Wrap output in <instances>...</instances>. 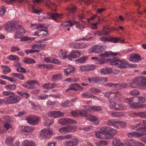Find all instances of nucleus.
I'll return each instance as SVG.
<instances>
[{"instance_id":"obj_1","label":"nucleus","mask_w":146,"mask_h":146,"mask_svg":"<svg viewBox=\"0 0 146 146\" xmlns=\"http://www.w3.org/2000/svg\"><path fill=\"white\" fill-rule=\"evenodd\" d=\"M21 25L19 22H9L5 25V29L7 31H14L17 30L14 33V37L15 39H20L21 36L25 35L26 32L23 28H21Z\"/></svg>"},{"instance_id":"obj_2","label":"nucleus","mask_w":146,"mask_h":146,"mask_svg":"<svg viewBox=\"0 0 146 146\" xmlns=\"http://www.w3.org/2000/svg\"><path fill=\"white\" fill-rule=\"evenodd\" d=\"M146 85V78L140 76L136 77L133 80L132 82L129 83V86L133 88L139 87L142 86Z\"/></svg>"},{"instance_id":"obj_3","label":"nucleus","mask_w":146,"mask_h":146,"mask_svg":"<svg viewBox=\"0 0 146 146\" xmlns=\"http://www.w3.org/2000/svg\"><path fill=\"white\" fill-rule=\"evenodd\" d=\"M5 100L6 101V104H13L19 102L21 101V99L19 96L14 94L5 98Z\"/></svg>"},{"instance_id":"obj_4","label":"nucleus","mask_w":146,"mask_h":146,"mask_svg":"<svg viewBox=\"0 0 146 146\" xmlns=\"http://www.w3.org/2000/svg\"><path fill=\"white\" fill-rule=\"evenodd\" d=\"M124 101L126 103L130 105L131 107L133 108H139V107H141V106L138 104L136 96L129 98H125L124 99Z\"/></svg>"},{"instance_id":"obj_5","label":"nucleus","mask_w":146,"mask_h":146,"mask_svg":"<svg viewBox=\"0 0 146 146\" xmlns=\"http://www.w3.org/2000/svg\"><path fill=\"white\" fill-rule=\"evenodd\" d=\"M62 16V15H59L56 13H51L47 14V16H41V19L42 20L48 19H52L56 21L59 18H61Z\"/></svg>"},{"instance_id":"obj_6","label":"nucleus","mask_w":146,"mask_h":146,"mask_svg":"<svg viewBox=\"0 0 146 146\" xmlns=\"http://www.w3.org/2000/svg\"><path fill=\"white\" fill-rule=\"evenodd\" d=\"M26 119L28 123L32 125H37L39 121V118L35 116H29L26 117Z\"/></svg>"},{"instance_id":"obj_7","label":"nucleus","mask_w":146,"mask_h":146,"mask_svg":"<svg viewBox=\"0 0 146 146\" xmlns=\"http://www.w3.org/2000/svg\"><path fill=\"white\" fill-rule=\"evenodd\" d=\"M77 128L76 126L63 127L58 129L59 132L61 133L64 134L70 131L75 130Z\"/></svg>"},{"instance_id":"obj_8","label":"nucleus","mask_w":146,"mask_h":146,"mask_svg":"<svg viewBox=\"0 0 146 146\" xmlns=\"http://www.w3.org/2000/svg\"><path fill=\"white\" fill-rule=\"evenodd\" d=\"M101 131H97L95 132L96 137L99 139H110V136H107L106 131L103 130L102 127L101 129Z\"/></svg>"},{"instance_id":"obj_9","label":"nucleus","mask_w":146,"mask_h":146,"mask_svg":"<svg viewBox=\"0 0 146 146\" xmlns=\"http://www.w3.org/2000/svg\"><path fill=\"white\" fill-rule=\"evenodd\" d=\"M104 46L101 45H95L90 49V51L92 53H99L104 51Z\"/></svg>"},{"instance_id":"obj_10","label":"nucleus","mask_w":146,"mask_h":146,"mask_svg":"<svg viewBox=\"0 0 146 146\" xmlns=\"http://www.w3.org/2000/svg\"><path fill=\"white\" fill-rule=\"evenodd\" d=\"M102 129L106 131L107 136L110 137V138L111 136L115 135L117 132L115 129L110 127H103Z\"/></svg>"},{"instance_id":"obj_11","label":"nucleus","mask_w":146,"mask_h":146,"mask_svg":"<svg viewBox=\"0 0 146 146\" xmlns=\"http://www.w3.org/2000/svg\"><path fill=\"white\" fill-rule=\"evenodd\" d=\"M100 40L105 43L107 42H112L115 43L117 42L118 41H120V38H117L110 37V38L106 36H102L100 38Z\"/></svg>"},{"instance_id":"obj_12","label":"nucleus","mask_w":146,"mask_h":146,"mask_svg":"<svg viewBox=\"0 0 146 146\" xmlns=\"http://www.w3.org/2000/svg\"><path fill=\"white\" fill-rule=\"evenodd\" d=\"M52 130L50 128L44 129L40 132L41 136L44 138H48L52 133Z\"/></svg>"},{"instance_id":"obj_13","label":"nucleus","mask_w":146,"mask_h":146,"mask_svg":"<svg viewBox=\"0 0 146 146\" xmlns=\"http://www.w3.org/2000/svg\"><path fill=\"white\" fill-rule=\"evenodd\" d=\"M48 34V31L46 30H38L37 31L35 32L34 33V35L37 36L40 38L44 37Z\"/></svg>"},{"instance_id":"obj_14","label":"nucleus","mask_w":146,"mask_h":146,"mask_svg":"<svg viewBox=\"0 0 146 146\" xmlns=\"http://www.w3.org/2000/svg\"><path fill=\"white\" fill-rule=\"evenodd\" d=\"M81 52L78 50H75L72 51L70 54L68 55L69 60H71V58H76L79 57L81 54Z\"/></svg>"},{"instance_id":"obj_15","label":"nucleus","mask_w":146,"mask_h":146,"mask_svg":"<svg viewBox=\"0 0 146 146\" xmlns=\"http://www.w3.org/2000/svg\"><path fill=\"white\" fill-rule=\"evenodd\" d=\"M117 55L120 56V54L118 52L106 51L104 53H101L100 54L99 56L101 58H105L110 56H113Z\"/></svg>"},{"instance_id":"obj_16","label":"nucleus","mask_w":146,"mask_h":146,"mask_svg":"<svg viewBox=\"0 0 146 146\" xmlns=\"http://www.w3.org/2000/svg\"><path fill=\"white\" fill-rule=\"evenodd\" d=\"M138 104L141 106L139 108H146V104H140V102L143 103L146 102V98L142 96H136Z\"/></svg>"},{"instance_id":"obj_17","label":"nucleus","mask_w":146,"mask_h":146,"mask_svg":"<svg viewBox=\"0 0 146 146\" xmlns=\"http://www.w3.org/2000/svg\"><path fill=\"white\" fill-rule=\"evenodd\" d=\"M129 65V62L125 60H119L117 67L119 68H124Z\"/></svg>"},{"instance_id":"obj_18","label":"nucleus","mask_w":146,"mask_h":146,"mask_svg":"<svg viewBox=\"0 0 146 146\" xmlns=\"http://www.w3.org/2000/svg\"><path fill=\"white\" fill-rule=\"evenodd\" d=\"M143 123H138L133 125L132 128L137 131H140L144 125H146V121H143Z\"/></svg>"},{"instance_id":"obj_19","label":"nucleus","mask_w":146,"mask_h":146,"mask_svg":"<svg viewBox=\"0 0 146 146\" xmlns=\"http://www.w3.org/2000/svg\"><path fill=\"white\" fill-rule=\"evenodd\" d=\"M44 60L47 63H55L57 64H60V63L58 60L52 57H46L44 58Z\"/></svg>"},{"instance_id":"obj_20","label":"nucleus","mask_w":146,"mask_h":146,"mask_svg":"<svg viewBox=\"0 0 146 146\" xmlns=\"http://www.w3.org/2000/svg\"><path fill=\"white\" fill-rule=\"evenodd\" d=\"M76 69L74 67H68L64 71L65 75L68 76L71 75V74L73 73L75 70Z\"/></svg>"},{"instance_id":"obj_21","label":"nucleus","mask_w":146,"mask_h":146,"mask_svg":"<svg viewBox=\"0 0 146 146\" xmlns=\"http://www.w3.org/2000/svg\"><path fill=\"white\" fill-rule=\"evenodd\" d=\"M35 129V128L32 126H23L21 127V131L22 132L31 133Z\"/></svg>"},{"instance_id":"obj_22","label":"nucleus","mask_w":146,"mask_h":146,"mask_svg":"<svg viewBox=\"0 0 146 146\" xmlns=\"http://www.w3.org/2000/svg\"><path fill=\"white\" fill-rule=\"evenodd\" d=\"M68 9L69 12L67 15L68 17H70L71 16L74 17V13L75 12L76 9V7L75 6H71L68 8Z\"/></svg>"},{"instance_id":"obj_23","label":"nucleus","mask_w":146,"mask_h":146,"mask_svg":"<svg viewBox=\"0 0 146 146\" xmlns=\"http://www.w3.org/2000/svg\"><path fill=\"white\" fill-rule=\"evenodd\" d=\"M22 146H36L35 143L32 141L26 139L22 143Z\"/></svg>"},{"instance_id":"obj_24","label":"nucleus","mask_w":146,"mask_h":146,"mask_svg":"<svg viewBox=\"0 0 146 146\" xmlns=\"http://www.w3.org/2000/svg\"><path fill=\"white\" fill-rule=\"evenodd\" d=\"M45 44H34L32 47L33 49H34L35 50H38L40 51V50L44 48L46 46Z\"/></svg>"},{"instance_id":"obj_25","label":"nucleus","mask_w":146,"mask_h":146,"mask_svg":"<svg viewBox=\"0 0 146 146\" xmlns=\"http://www.w3.org/2000/svg\"><path fill=\"white\" fill-rule=\"evenodd\" d=\"M141 59V57L139 55L137 54H132L131 55L129 60L133 62L135 60H139Z\"/></svg>"},{"instance_id":"obj_26","label":"nucleus","mask_w":146,"mask_h":146,"mask_svg":"<svg viewBox=\"0 0 146 146\" xmlns=\"http://www.w3.org/2000/svg\"><path fill=\"white\" fill-rule=\"evenodd\" d=\"M59 54L60 58L62 59H65L68 58L67 52L66 51L60 50L59 52Z\"/></svg>"},{"instance_id":"obj_27","label":"nucleus","mask_w":146,"mask_h":146,"mask_svg":"<svg viewBox=\"0 0 146 146\" xmlns=\"http://www.w3.org/2000/svg\"><path fill=\"white\" fill-rule=\"evenodd\" d=\"M100 77L96 76L93 78H88V80L90 83L93 82L94 83H98L100 82Z\"/></svg>"},{"instance_id":"obj_28","label":"nucleus","mask_w":146,"mask_h":146,"mask_svg":"<svg viewBox=\"0 0 146 146\" xmlns=\"http://www.w3.org/2000/svg\"><path fill=\"white\" fill-rule=\"evenodd\" d=\"M118 93V92L117 91L113 93H112L111 92H108L104 93L103 94L106 97L108 98H109L111 99H112V98H111V97H115L116 96L115 94H117Z\"/></svg>"},{"instance_id":"obj_29","label":"nucleus","mask_w":146,"mask_h":146,"mask_svg":"<svg viewBox=\"0 0 146 146\" xmlns=\"http://www.w3.org/2000/svg\"><path fill=\"white\" fill-rule=\"evenodd\" d=\"M46 117H44L43 119L46 120L45 122H44V125L48 127H49L54 122V120L53 119H47Z\"/></svg>"},{"instance_id":"obj_30","label":"nucleus","mask_w":146,"mask_h":146,"mask_svg":"<svg viewBox=\"0 0 146 146\" xmlns=\"http://www.w3.org/2000/svg\"><path fill=\"white\" fill-rule=\"evenodd\" d=\"M81 95L82 97L85 98H97L96 96L93 95L92 94L88 92L83 93L81 94Z\"/></svg>"},{"instance_id":"obj_31","label":"nucleus","mask_w":146,"mask_h":146,"mask_svg":"<svg viewBox=\"0 0 146 146\" xmlns=\"http://www.w3.org/2000/svg\"><path fill=\"white\" fill-rule=\"evenodd\" d=\"M112 145L113 146H123L124 145L120 142V140L116 138H114L112 141Z\"/></svg>"},{"instance_id":"obj_32","label":"nucleus","mask_w":146,"mask_h":146,"mask_svg":"<svg viewBox=\"0 0 146 146\" xmlns=\"http://www.w3.org/2000/svg\"><path fill=\"white\" fill-rule=\"evenodd\" d=\"M100 72L103 74H108L111 73L112 69L109 68H103L101 70Z\"/></svg>"},{"instance_id":"obj_33","label":"nucleus","mask_w":146,"mask_h":146,"mask_svg":"<svg viewBox=\"0 0 146 146\" xmlns=\"http://www.w3.org/2000/svg\"><path fill=\"white\" fill-rule=\"evenodd\" d=\"M23 62L27 64H31L35 63V60L31 58H27L25 57L23 60Z\"/></svg>"},{"instance_id":"obj_34","label":"nucleus","mask_w":146,"mask_h":146,"mask_svg":"<svg viewBox=\"0 0 146 146\" xmlns=\"http://www.w3.org/2000/svg\"><path fill=\"white\" fill-rule=\"evenodd\" d=\"M139 133L135 131L129 132L127 134V136L129 138L139 137Z\"/></svg>"},{"instance_id":"obj_35","label":"nucleus","mask_w":146,"mask_h":146,"mask_svg":"<svg viewBox=\"0 0 146 146\" xmlns=\"http://www.w3.org/2000/svg\"><path fill=\"white\" fill-rule=\"evenodd\" d=\"M132 115L134 117L139 116L142 118H146V112H135L133 113Z\"/></svg>"},{"instance_id":"obj_36","label":"nucleus","mask_w":146,"mask_h":146,"mask_svg":"<svg viewBox=\"0 0 146 146\" xmlns=\"http://www.w3.org/2000/svg\"><path fill=\"white\" fill-rule=\"evenodd\" d=\"M78 24V23L77 21L74 20V19H72L69 21L67 23L64 24L63 26L64 27H66L68 26H72Z\"/></svg>"},{"instance_id":"obj_37","label":"nucleus","mask_w":146,"mask_h":146,"mask_svg":"<svg viewBox=\"0 0 146 146\" xmlns=\"http://www.w3.org/2000/svg\"><path fill=\"white\" fill-rule=\"evenodd\" d=\"M128 85L127 84L124 83H116V89H121L125 88Z\"/></svg>"},{"instance_id":"obj_38","label":"nucleus","mask_w":146,"mask_h":146,"mask_svg":"<svg viewBox=\"0 0 146 146\" xmlns=\"http://www.w3.org/2000/svg\"><path fill=\"white\" fill-rule=\"evenodd\" d=\"M37 83V82L36 80H33L27 81L26 82V84L29 86V89H33L34 86V85Z\"/></svg>"},{"instance_id":"obj_39","label":"nucleus","mask_w":146,"mask_h":146,"mask_svg":"<svg viewBox=\"0 0 146 146\" xmlns=\"http://www.w3.org/2000/svg\"><path fill=\"white\" fill-rule=\"evenodd\" d=\"M69 118H62L60 119L58 121L59 124L64 125L68 124Z\"/></svg>"},{"instance_id":"obj_40","label":"nucleus","mask_w":146,"mask_h":146,"mask_svg":"<svg viewBox=\"0 0 146 146\" xmlns=\"http://www.w3.org/2000/svg\"><path fill=\"white\" fill-rule=\"evenodd\" d=\"M119 123V121H117V119H115L108 120L106 122V124L109 126H114L116 123Z\"/></svg>"},{"instance_id":"obj_41","label":"nucleus","mask_w":146,"mask_h":146,"mask_svg":"<svg viewBox=\"0 0 146 146\" xmlns=\"http://www.w3.org/2000/svg\"><path fill=\"white\" fill-rule=\"evenodd\" d=\"M14 140L13 138L12 137H9L5 140L6 143L8 145L12 146Z\"/></svg>"},{"instance_id":"obj_42","label":"nucleus","mask_w":146,"mask_h":146,"mask_svg":"<svg viewBox=\"0 0 146 146\" xmlns=\"http://www.w3.org/2000/svg\"><path fill=\"white\" fill-rule=\"evenodd\" d=\"M135 140L132 139H127L126 140L125 144L126 146H134Z\"/></svg>"},{"instance_id":"obj_43","label":"nucleus","mask_w":146,"mask_h":146,"mask_svg":"<svg viewBox=\"0 0 146 146\" xmlns=\"http://www.w3.org/2000/svg\"><path fill=\"white\" fill-rule=\"evenodd\" d=\"M111 31V30L109 28H107L104 26L102 31V33L103 35H108Z\"/></svg>"},{"instance_id":"obj_44","label":"nucleus","mask_w":146,"mask_h":146,"mask_svg":"<svg viewBox=\"0 0 146 146\" xmlns=\"http://www.w3.org/2000/svg\"><path fill=\"white\" fill-rule=\"evenodd\" d=\"M5 88L10 90H13L15 89L16 86L15 84H10L6 85L5 86Z\"/></svg>"},{"instance_id":"obj_45","label":"nucleus","mask_w":146,"mask_h":146,"mask_svg":"<svg viewBox=\"0 0 146 146\" xmlns=\"http://www.w3.org/2000/svg\"><path fill=\"white\" fill-rule=\"evenodd\" d=\"M61 75L60 74L53 75L52 76V80L54 82H57L61 79Z\"/></svg>"},{"instance_id":"obj_46","label":"nucleus","mask_w":146,"mask_h":146,"mask_svg":"<svg viewBox=\"0 0 146 146\" xmlns=\"http://www.w3.org/2000/svg\"><path fill=\"white\" fill-rule=\"evenodd\" d=\"M124 115L123 112H115L111 113V115L114 117H117L123 116Z\"/></svg>"},{"instance_id":"obj_47","label":"nucleus","mask_w":146,"mask_h":146,"mask_svg":"<svg viewBox=\"0 0 146 146\" xmlns=\"http://www.w3.org/2000/svg\"><path fill=\"white\" fill-rule=\"evenodd\" d=\"M64 115L63 113L60 111H54V118H57L63 116Z\"/></svg>"},{"instance_id":"obj_48","label":"nucleus","mask_w":146,"mask_h":146,"mask_svg":"<svg viewBox=\"0 0 146 146\" xmlns=\"http://www.w3.org/2000/svg\"><path fill=\"white\" fill-rule=\"evenodd\" d=\"M88 59V57L86 56H83L76 59V61L78 63H84Z\"/></svg>"},{"instance_id":"obj_49","label":"nucleus","mask_w":146,"mask_h":146,"mask_svg":"<svg viewBox=\"0 0 146 146\" xmlns=\"http://www.w3.org/2000/svg\"><path fill=\"white\" fill-rule=\"evenodd\" d=\"M87 119L92 122H95L98 120V118L95 116L90 115L88 116L87 117Z\"/></svg>"},{"instance_id":"obj_50","label":"nucleus","mask_w":146,"mask_h":146,"mask_svg":"<svg viewBox=\"0 0 146 146\" xmlns=\"http://www.w3.org/2000/svg\"><path fill=\"white\" fill-rule=\"evenodd\" d=\"M139 133V137L143 135H146V127H145L144 126L140 132Z\"/></svg>"},{"instance_id":"obj_51","label":"nucleus","mask_w":146,"mask_h":146,"mask_svg":"<svg viewBox=\"0 0 146 146\" xmlns=\"http://www.w3.org/2000/svg\"><path fill=\"white\" fill-rule=\"evenodd\" d=\"M8 58L10 60L13 61L17 60H19V58L18 57L14 55H11L9 56L8 57Z\"/></svg>"},{"instance_id":"obj_52","label":"nucleus","mask_w":146,"mask_h":146,"mask_svg":"<svg viewBox=\"0 0 146 146\" xmlns=\"http://www.w3.org/2000/svg\"><path fill=\"white\" fill-rule=\"evenodd\" d=\"M140 93L139 90L137 89H134L130 92V94L133 96L139 95Z\"/></svg>"},{"instance_id":"obj_53","label":"nucleus","mask_w":146,"mask_h":146,"mask_svg":"<svg viewBox=\"0 0 146 146\" xmlns=\"http://www.w3.org/2000/svg\"><path fill=\"white\" fill-rule=\"evenodd\" d=\"M20 50V49L18 46H13L11 47V51L12 52H18Z\"/></svg>"},{"instance_id":"obj_54","label":"nucleus","mask_w":146,"mask_h":146,"mask_svg":"<svg viewBox=\"0 0 146 146\" xmlns=\"http://www.w3.org/2000/svg\"><path fill=\"white\" fill-rule=\"evenodd\" d=\"M49 96L45 94H42L38 96V98L39 100H45L48 98Z\"/></svg>"},{"instance_id":"obj_55","label":"nucleus","mask_w":146,"mask_h":146,"mask_svg":"<svg viewBox=\"0 0 146 146\" xmlns=\"http://www.w3.org/2000/svg\"><path fill=\"white\" fill-rule=\"evenodd\" d=\"M12 75L13 76H14L15 77H18L21 80H23L24 78L23 75L21 73L17 74L14 73Z\"/></svg>"},{"instance_id":"obj_56","label":"nucleus","mask_w":146,"mask_h":146,"mask_svg":"<svg viewBox=\"0 0 146 146\" xmlns=\"http://www.w3.org/2000/svg\"><path fill=\"white\" fill-rule=\"evenodd\" d=\"M125 108V106L121 104H117L116 111L122 110Z\"/></svg>"},{"instance_id":"obj_57","label":"nucleus","mask_w":146,"mask_h":146,"mask_svg":"<svg viewBox=\"0 0 146 146\" xmlns=\"http://www.w3.org/2000/svg\"><path fill=\"white\" fill-rule=\"evenodd\" d=\"M119 60L111 59L109 60L110 64L111 65H117Z\"/></svg>"},{"instance_id":"obj_58","label":"nucleus","mask_w":146,"mask_h":146,"mask_svg":"<svg viewBox=\"0 0 146 146\" xmlns=\"http://www.w3.org/2000/svg\"><path fill=\"white\" fill-rule=\"evenodd\" d=\"M82 23H80L79 25H81V26H76V28H78L80 29H84L85 28V25L86 24V22L82 21Z\"/></svg>"},{"instance_id":"obj_59","label":"nucleus","mask_w":146,"mask_h":146,"mask_svg":"<svg viewBox=\"0 0 146 146\" xmlns=\"http://www.w3.org/2000/svg\"><path fill=\"white\" fill-rule=\"evenodd\" d=\"M117 104L113 102H110L109 106L111 108L114 109L116 110L117 106Z\"/></svg>"},{"instance_id":"obj_60","label":"nucleus","mask_w":146,"mask_h":146,"mask_svg":"<svg viewBox=\"0 0 146 146\" xmlns=\"http://www.w3.org/2000/svg\"><path fill=\"white\" fill-rule=\"evenodd\" d=\"M105 86H108L109 87H112V88L115 89H116V84H114L112 83H107L104 85Z\"/></svg>"},{"instance_id":"obj_61","label":"nucleus","mask_w":146,"mask_h":146,"mask_svg":"<svg viewBox=\"0 0 146 146\" xmlns=\"http://www.w3.org/2000/svg\"><path fill=\"white\" fill-rule=\"evenodd\" d=\"M25 52L27 54L29 53H34L35 52H39V51L38 50H35L34 49V50H27L25 51Z\"/></svg>"},{"instance_id":"obj_62","label":"nucleus","mask_w":146,"mask_h":146,"mask_svg":"<svg viewBox=\"0 0 146 146\" xmlns=\"http://www.w3.org/2000/svg\"><path fill=\"white\" fill-rule=\"evenodd\" d=\"M96 67V65L94 64H90L87 66L88 71L94 70Z\"/></svg>"},{"instance_id":"obj_63","label":"nucleus","mask_w":146,"mask_h":146,"mask_svg":"<svg viewBox=\"0 0 146 146\" xmlns=\"http://www.w3.org/2000/svg\"><path fill=\"white\" fill-rule=\"evenodd\" d=\"M90 90L91 92L94 94H96L97 93H100L101 92L100 90L96 88H91L90 89Z\"/></svg>"},{"instance_id":"obj_64","label":"nucleus","mask_w":146,"mask_h":146,"mask_svg":"<svg viewBox=\"0 0 146 146\" xmlns=\"http://www.w3.org/2000/svg\"><path fill=\"white\" fill-rule=\"evenodd\" d=\"M144 145L141 142L135 140L134 146H144Z\"/></svg>"}]
</instances>
